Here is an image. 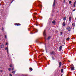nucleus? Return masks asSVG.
I'll return each mask as SVG.
<instances>
[{
	"instance_id": "f257e3e1",
	"label": "nucleus",
	"mask_w": 76,
	"mask_h": 76,
	"mask_svg": "<svg viewBox=\"0 0 76 76\" xmlns=\"http://www.w3.org/2000/svg\"><path fill=\"white\" fill-rule=\"evenodd\" d=\"M66 29L68 31H71V28H70V27H67L66 28Z\"/></svg>"
},
{
	"instance_id": "f03ea898",
	"label": "nucleus",
	"mask_w": 76,
	"mask_h": 76,
	"mask_svg": "<svg viewBox=\"0 0 76 76\" xmlns=\"http://www.w3.org/2000/svg\"><path fill=\"white\" fill-rule=\"evenodd\" d=\"M15 25L17 26H20L21 25V24L19 23H16L15 24Z\"/></svg>"
},
{
	"instance_id": "7ed1b4c3",
	"label": "nucleus",
	"mask_w": 76,
	"mask_h": 76,
	"mask_svg": "<svg viewBox=\"0 0 76 76\" xmlns=\"http://www.w3.org/2000/svg\"><path fill=\"white\" fill-rule=\"evenodd\" d=\"M43 35L45 37H46V34H45V30L43 32Z\"/></svg>"
},
{
	"instance_id": "20e7f679",
	"label": "nucleus",
	"mask_w": 76,
	"mask_h": 76,
	"mask_svg": "<svg viewBox=\"0 0 76 76\" xmlns=\"http://www.w3.org/2000/svg\"><path fill=\"white\" fill-rule=\"evenodd\" d=\"M61 64H62V63L61 62H60L59 63V67H61Z\"/></svg>"
},
{
	"instance_id": "39448f33",
	"label": "nucleus",
	"mask_w": 76,
	"mask_h": 76,
	"mask_svg": "<svg viewBox=\"0 0 76 76\" xmlns=\"http://www.w3.org/2000/svg\"><path fill=\"white\" fill-rule=\"evenodd\" d=\"M5 50H7V52L8 53H9V49L8 48L6 47L5 48Z\"/></svg>"
},
{
	"instance_id": "423d86ee",
	"label": "nucleus",
	"mask_w": 76,
	"mask_h": 76,
	"mask_svg": "<svg viewBox=\"0 0 76 76\" xmlns=\"http://www.w3.org/2000/svg\"><path fill=\"white\" fill-rule=\"evenodd\" d=\"M52 23H53V24H54V25H56V21H55V20H53L52 21Z\"/></svg>"
},
{
	"instance_id": "0eeeda50",
	"label": "nucleus",
	"mask_w": 76,
	"mask_h": 76,
	"mask_svg": "<svg viewBox=\"0 0 76 76\" xmlns=\"http://www.w3.org/2000/svg\"><path fill=\"white\" fill-rule=\"evenodd\" d=\"M76 1H75L73 4V6L74 7L76 6Z\"/></svg>"
},
{
	"instance_id": "6e6552de",
	"label": "nucleus",
	"mask_w": 76,
	"mask_h": 76,
	"mask_svg": "<svg viewBox=\"0 0 76 76\" xmlns=\"http://www.w3.org/2000/svg\"><path fill=\"white\" fill-rule=\"evenodd\" d=\"M62 25L64 26H66V23H65V22H63L62 23Z\"/></svg>"
},
{
	"instance_id": "1a4fd4ad",
	"label": "nucleus",
	"mask_w": 76,
	"mask_h": 76,
	"mask_svg": "<svg viewBox=\"0 0 76 76\" xmlns=\"http://www.w3.org/2000/svg\"><path fill=\"white\" fill-rule=\"evenodd\" d=\"M63 19L65 21V20H66V17H64L63 18Z\"/></svg>"
},
{
	"instance_id": "9d476101",
	"label": "nucleus",
	"mask_w": 76,
	"mask_h": 76,
	"mask_svg": "<svg viewBox=\"0 0 76 76\" xmlns=\"http://www.w3.org/2000/svg\"><path fill=\"white\" fill-rule=\"evenodd\" d=\"M62 48V46H60L59 48V50H61V49Z\"/></svg>"
},
{
	"instance_id": "9b49d317",
	"label": "nucleus",
	"mask_w": 76,
	"mask_h": 76,
	"mask_svg": "<svg viewBox=\"0 0 76 76\" xmlns=\"http://www.w3.org/2000/svg\"><path fill=\"white\" fill-rule=\"evenodd\" d=\"M71 20H72V17H69V21H70Z\"/></svg>"
},
{
	"instance_id": "f8f14e48",
	"label": "nucleus",
	"mask_w": 76,
	"mask_h": 76,
	"mask_svg": "<svg viewBox=\"0 0 76 76\" xmlns=\"http://www.w3.org/2000/svg\"><path fill=\"white\" fill-rule=\"evenodd\" d=\"M50 54H51V55L52 54H54V52L53 51L52 53H51Z\"/></svg>"
},
{
	"instance_id": "ddd939ff",
	"label": "nucleus",
	"mask_w": 76,
	"mask_h": 76,
	"mask_svg": "<svg viewBox=\"0 0 76 76\" xmlns=\"http://www.w3.org/2000/svg\"><path fill=\"white\" fill-rule=\"evenodd\" d=\"M71 69L72 70H74V67H73V66H72L71 67Z\"/></svg>"
},
{
	"instance_id": "4468645a",
	"label": "nucleus",
	"mask_w": 76,
	"mask_h": 76,
	"mask_svg": "<svg viewBox=\"0 0 76 76\" xmlns=\"http://www.w3.org/2000/svg\"><path fill=\"white\" fill-rule=\"evenodd\" d=\"M55 6V2L54 1L53 3V7H54Z\"/></svg>"
},
{
	"instance_id": "2eb2a0df",
	"label": "nucleus",
	"mask_w": 76,
	"mask_h": 76,
	"mask_svg": "<svg viewBox=\"0 0 76 76\" xmlns=\"http://www.w3.org/2000/svg\"><path fill=\"white\" fill-rule=\"evenodd\" d=\"M29 70H31L30 72L31 71H32V68H29Z\"/></svg>"
},
{
	"instance_id": "dca6fc26",
	"label": "nucleus",
	"mask_w": 76,
	"mask_h": 76,
	"mask_svg": "<svg viewBox=\"0 0 76 76\" xmlns=\"http://www.w3.org/2000/svg\"><path fill=\"white\" fill-rule=\"evenodd\" d=\"M69 39H70V38L69 37H68V38H67L66 39V41H69Z\"/></svg>"
},
{
	"instance_id": "f3484780",
	"label": "nucleus",
	"mask_w": 76,
	"mask_h": 76,
	"mask_svg": "<svg viewBox=\"0 0 76 76\" xmlns=\"http://www.w3.org/2000/svg\"><path fill=\"white\" fill-rule=\"evenodd\" d=\"M39 7H42V5H41V4L39 5Z\"/></svg>"
},
{
	"instance_id": "a211bd4d",
	"label": "nucleus",
	"mask_w": 76,
	"mask_h": 76,
	"mask_svg": "<svg viewBox=\"0 0 76 76\" xmlns=\"http://www.w3.org/2000/svg\"><path fill=\"white\" fill-rule=\"evenodd\" d=\"M15 71H12V73H13V74H15Z\"/></svg>"
},
{
	"instance_id": "6ab92c4d",
	"label": "nucleus",
	"mask_w": 76,
	"mask_h": 76,
	"mask_svg": "<svg viewBox=\"0 0 76 76\" xmlns=\"http://www.w3.org/2000/svg\"><path fill=\"white\" fill-rule=\"evenodd\" d=\"M52 59L53 60H55L54 58L53 57H52Z\"/></svg>"
},
{
	"instance_id": "aec40b11",
	"label": "nucleus",
	"mask_w": 76,
	"mask_h": 76,
	"mask_svg": "<svg viewBox=\"0 0 76 76\" xmlns=\"http://www.w3.org/2000/svg\"><path fill=\"white\" fill-rule=\"evenodd\" d=\"M61 72L63 73V69H61Z\"/></svg>"
},
{
	"instance_id": "412c9836",
	"label": "nucleus",
	"mask_w": 76,
	"mask_h": 76,
	"mask_svg": "<svg viewBox=\"0 0 76 76\" xmlns=\"http://www.w3.org/2000/svg\"><path fill=\"white\" fill-rule=\"evenodd\" d=\"M8 70L9 71H10V70H11V68H9L8 69Z\"/></svg>"
},
{
	"instance_id": "4be33fe9",
	"label": "nucleus",
	"mask_w": 76,
	"mask_h": 76,
	"mask_svg": "<svg viewBox=\"0 0 76 76\" xmlns=\"http://www.w3.org/2000/svg\"><path fill=\"white\" fill-rule=\"evenodd\" d=\"M1 47L2 48H3V45H1Z\"/></svg>"
},
{
	"instance_id": "5701e85b",
	"label": "nucleus",
	"mask_w": 76,
	"mask_h": 76,
	"mask_svg": "<svg viewBox=\"0 0 76 76\" xmlns=\"http://www.w3.org/2000/svg\"><path fill=\"white\" fill-rule=\"evenodd\" d=\"M10 67H12V64H11L10 65Z\"/></svg>"
},
{
	"instance_id": "b1692460",
	"label": "nucleus",
	"mask_w": 76,
	"mask_h": 76,
	"mask_svg": "<svg viewBox=\"0 0 76 76\" xmlns=\"http://www.w3.org/2000/svg\"><path fill=\"white\" fill-rule=\"evenodd\" d=\"M60 34L61 35H62V34H63V32H62V31H61L60 32Z\"/></svg>"
},
{
	"instance_id": "393cba45",
	"label": "nucleus",
	"mask_w": 76,
	"mask_h": 76,
	"mask_svg": "<svg viewBox=\"0 0 76 76\" xmlns=\"http://www.w3.org/2000/svg\"><path fill=\"white\" fill-rule=\"evenodd\" d=\"M50 38H51V37H48V39H49Z\"/></svg>"
},
{
	"instance_id": "a878e982",
	"label": "nucleus",
	"mask_w": 76,
	"mask_h": 76,
	"mask_svg": "<svg viewBox=\"0 0 76 76\" xmlns=\"http://www.w3.org/2000/svg\"><path fill=\"white\" fill-rule=\"evenodd\" d=\"M9 75L10 76H12V74H9Z\"/></svg>"
},
{
	"instance_id": "bb28decb",
	"label": "nucleus",
	"mask_w": 76,
	"mask_h": 76,
	"mask_svg": "<svg viewBox=\"0 0 76 76\" xmlns=\"http://www.w3.org/2000/svg\"><path fill=\"white\" fill-rule=\"evenodd\" d=\"M2 30L3 31H4V28H3V27L2 28Z\"/></svg>"
},
{
	"instance_id": "cd10ccee",
	"label": "nucleus",
	"mask_w": 76,
	"mask_h": 76,
	"mask_svg": "<svg viewBox=\"0 0 76 76\" xmlns=\"http://www.w3.org/2000/svg\"><path fill=\"white\" fill-rule=\"evenodd\" d=\"M71 1H69V4H71Z\"/></svg>"
},
{
	"instance_id": "c85d7f7f",
	"label": "nucleus",
	"mask_w": 76,
	"mask_h": 76,
	"mask_svg": "<svg viewBox=\"0 0 76 76\" xmlns=\"http://www.w3.org/2000/svg\"><path fill=\"white\" fill-rule=\"evenodd\" d=\"M72 26H75V25H74V23H73L72 24Z\"/></svg>"
},
{
	"instance_id": "c756f323",
	"label": "nucleus",
	"mask_w": 76,
	"mask_h": 76,
	"mask_svg": "<svg viewBox=\"0 0 76 76\" xmlns=\"http://www.w3.org/2000/svg\"><path fill=\"white\" fill-rule=\"evenodd\" d=\"M13 70H14V68L13 67L12 69V71H13Z\"/></svg>"
},
{
	"instance_id": "7c9ffc66",
	"label": "nucleus",
	"mask_w": 76,
	"mask_h": 76,
	"mask_svg": "<svg viewBox=\"0 0 76 76\" xmlns=\"http://www.w3.org/2000/svg\"><path fill=\"white\" fill-rule=\"evenodd\" d=\"M3 71H2V70H0V72L1 73H2V72H3Z\"/></svg>"
},
{
	"instance_id": "2f4dec72",
	"label": "nucleus",
	"mask_w": 76,
	"mask_h": 76,
	"mask_svg": "<svg viewBox=\"0 0 76 76\" xmlns=\"http://www.w3.org/2000/svg\"><path fill=\"white\" fill-rule=\"evenodd\" d=\"M5 38L6 39H7V37L6 36V35H5Z\"/></svg>"
},
{
	"instance_id": "473e14b6",
	"label": "nucleus",
	"mask_w": 76,
	"mask_h": 76,
	"mask_svg": "<svg viewBox=\"0 0 76 76\" xmlns=\"http://www.w3.org/2000/svg\"><path fill=\"white\" fill-rule=\"evenodd\" d=\"M34 15H37V13H33Z\"/></svg>"
},
{
	"instance_id": "72a5a7b5",
	"label": "nucleus",
	"mask_w": 76,
	"mask_h": 76,
	"mask_svg": "<svg viewBox=\"0 0 76 76\" xmlns=\"http://www.w3.org/2000/svg\"><path fill=\"white\" fill-rule=\"evenodd\" d=\"M7 44H8V43L6 42V45H7Z\"/></svg>"
},
{
	"instance_id": "f704fd0d",
	"label": "nucleus",
	"mask_w": 76,
	"mask_h": 76,
	"mask_svg": "<svg viewBox=\"0 0 76 76\" xmlns=\"http://www.w3.org/2000/svg\"><path fill=\"white\" fill-rule=\"evenodd\" d=\"M74 11H75V9H74L73 10V11L74 12Z\"/></svg>"
},
{
	"instance_id": "c9c22d12",
	"label": "nucleus",
	"mask_w": 76,
	"mask_h": 76,
	"mask_svg": "<svg viewBox=\"0 0 76 76\" xmlns=\"http://www.w3.org/2000/svg\"><path fill=\"white\" fill-rule=\"evenodd\" d=\"M37 41H38V40H36V42H37Z\"/></svg>"
},
{
	"instance_id": "e433bc0d",
	"label": "nucleus",
	"mask_w": 76,
	"mask_h": 76,
	"mask_svg": "<svg viewBox=\"0 0 76 76\" xmlns=\"http://www.w3.org/2000/svg\"><path fill=\"white\" fill-rule=\"evenodd\" d=\"M65 0H64V3Z\"/></svg>"
},
{
	"instance_id": "4c0bfd02",
	"label": "nucleus",
	"mask_w": 76,
	"mask_h": 76,
	"mask_svg": "<svg viewBox=\"0 0 76 76\" xmlns=\"http://www.w3.org/2000/svg\"><path fill=\"white\" fill-rule=\"evenodd\" d=\"M34 18H36V17L34 16Z\"/></svg>"
},
{
	"instance_id": "58836bf2",
	"label": "nucleus",
	"mask_w": 76,
	"mask_h": 76,
	"mask_svg": "<svg viewBox=\"0 0 76 76\" xmlns=\"http://www.w3.org/2000/svg\"><path fill=\"white\" fill-rule=\"evenodd\" d=\"M61 76H63V74L61 75Z\"/></svg>"
},
{
	"instance_id": "ea45409f",
	"label": "nucleus",
	"mask_w": 76,
	"mask_h": 76,
	"mask_svg": "<svg viewBox=\"0 0 76 76\" xmlns=\"http://www.w3.org/2000/svg\"><path fill=\"white\" fill-rule=\"evenodd\" d=\"M45 59H46V58L45 57Z\"/></svg>"
},
{
	"instance_id": "a19ab883",
	"label": "nucleus",
	"mask_w": 76,
	"mask_h": 76,
	"mask_svg": "<svg viewBox=\"0 0 76 76\" xmlns=\"http://www.w3.org/2000/svg\"><path fill=\"white\" fill-rule=\"evenodd\" d=\"M55 1H56V0H54V2H55Z\"/></svg>"
},
{
	"instance_id": "79ce46f5",
	"label": "nucleus",
	"mask_w": 76,
	"mask_h": 76,
	"mask_svg": "<svg viewBox=\"0 0 76 76\" xmlns=\"http://www.w3.org/2000/svg\"><path fill=\"white\" fill-rule=\"evenodd\" d=\"M1 5V4L0 3V5Z\"/></svg>"
}]
</instances>
